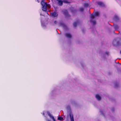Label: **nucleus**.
Instances as JSON below:
<instances>
[{"label": "nucleus", "mask_w": 121, "mask_h": 121, "mask_svg": "<svg viewBox=\"0 0 121 121\" xmlns=\"http://www.w3.org/2000/svg\"><path fill=\"white\" fill-rule=\"evenodd\" d=\"M57 22L56 21H55L54 22V23L55 24H56L57 23Z\"/></svg>", "instance_id": "20"}, {"label": "nucleus", "mask_w": 121, "mask_h": 121, "mask_svg": "<svg viewBox=\"0 0 121 121\" xmlns=\"http://www.w3.org/2000/svg\"><path fill=\"white\" fill-rule=\"evenodd\" d=\"M41 5L43 6H44L45 5H48V8H50V5L49 4H47L46 3H45L44 1H42L41 2Z\"/></svg>", "instance_id": "3"}, {"label": "nucleus", "mask_w": 121, "mask_h": 121, "mask_svg": "<svg viewBox=\"0 0 121 121\" xmlns=\"http://www.w3.org/2000/svg\"><path fill=\"white\" fill-rule=\"evenodd\" d=\"M99 13L98 12H95L93 14L91 15V17L92 19L94 18L95 16H98L99 15Z\"/></svg>", "instance_id": "2"}, {"label": "nucleus", "mask_w": 121, "mask_h": 121, "mask_svg": "<svg viewBox=\"0 0 121 121\" xmlns=\"http://www.w3.org/2000/svg\"><path fill=\"white\" fill-rule=\"evenodd\" d=\"M120 53L121 54V51L120 52Z\"/></svg>", "instance_id": "21"}, {"label": "nucleus", "mask_w": 121, "mask_h": 121, "mask_svg": "<svg viewBox=\"0 0 121 121\" xmlns=\"http://www.w3.org/2000/svg\"><path fill=\"white\" fill-rule=\"evenodd\" d=\"M80 10L81 11H82L84 10V9L83 8H81L80 9Z\"/></svg>", "instance_id": "14"}, {"label": "nucleus", "mask_w": 121, "mask_h": 121, "mask_svg": "<svg viewBox=\"0 0 121 121\" xmlns=\"http://www.w3.org/2000/svg\"><path fill=\"white\" fill-rule=\"evenodd\" d=\"M51 15L54 17H56L58 15V14L56 12H54V13H52L51 14Z\"/></svg>", "instance_id": "7"}, {"label": "nucleus", "mask_w": 121, "mask_h": 121, "mask_svg": "<svg viewBox=\"0 0 121 121\" xmlns=\"http://www.w3.org/2000/svg\"><path fill=\"white\" fill-rule=\"evenodd\" d=\"M48 7V5L44 6L42 7V10L44 11H46L47 10V7Z\"/></svg>", "instance_id": "6"}, {"label": "nucleus", "mask_w": 121, "mask_h": 121, "mask_svg": "<svg viewBox=\"0 0 121 121\" xmlns=\"http://www.w3.org/2000/svg\"><path fill=\"white\" fill-rule=\"evenodd\" d=\"M96 98L98 100H100L101 99V97L98 95H96Z\"/></svg>", "instance_id": "8"}, {"label": "nucleus", "mask_w": 121, "mask_h": 121, "mask_svg": "<svg viewBox=\"0 0 121 121\" xmlns=\"http://www.w3.org/2000/svg\"><path fill=\"white\" fill-rule=\"evenodd\" d=\"M44 113H43V115H44Z\"/></svg>", "instance_id": "22"}, {"label": "nucleus", "mask_w": 121, "mask_h": 121, "mask_svg": "<svg viewBox=\"0 0 121 121\" xmlns=\"http://www.w3.org/2000/svg\"><path fill=\"white\" fill-rule=\"evenodd\" d=\"M54 1L60 6H61L63 4V1L61 0H54Z\"/></svg>", "instance_id": "1"}, {"label": "nucleus", "mask_w": 121, "mask_h": 121, "mask_svg": "<svg viewBox=\"0 0 121 121\" xmlns=\"http://www.w3.org/2000/svg\"><path fill=\"white\" fill-rule=\"evenodd\" d=\"M121 43L120 44V43H117L118 45H120V44H121Z\"/></svg>", "instance_id": "19"}, {"label": "nucleus", "mask_w": 121, "mask_h": 121, "mask_svg": "<svg viewBox=\"0 0 121 121\" xmlns=\"http://www.w3.org/2000/svg\"><path fill=\"white\" fill-rule=\"evenodd\" d=\"M46 120L47 121H51V120H48L47 119H46Z\"/></svg>", "instance_id": "18"}, {"label": "nucleus", "mask_w": 121, "mask_h": 121, "mask_svg": "<svg viewBox=\"0 0 121 121\" xmlns=\"http://www.w3.org/2000/svg\"><path fill=\"white\" fill-rule=\"evenodd\" d=\"M88 6V4H84V6L85 7H87Z\"/></svg>", "instance_id": "15"}, {"label": "nucleus", "mask_w": 121, "mask_h": 121, "mask_svg": "<svg viewBox=\"0 0 121 121\" xmlns=\"http://www.w3.org/2000/svg\"><path fill=\"white\" fill-rule=\"evenodd\" d=\"M77 24V23L76 22H74L73 23V26H76Z\"/></svg>", "instance_id": "13"}, {"label": "nucleus", "mask_w": 121, "mask_h": 121, "mask_svg": "<svg viewBox=\"0 0 121 121\" xmlns=\"http://www.w3.org/2000/svg\"><path fill=\"white\" fill-rule=\"evenodd\" d=\"M93 24H95L96 23V22L95 21H94L92 22Z\"/></svg>", "instance_id": "16"}, {"label": "nucleus", "mask_w": 121, "mask_h": 121, "mask_svg": "<svg viewBox=\"0 0 121 121\" xmlns=\"http://www.w3.org/2000/svg\"><path fill=\"white\" fill-rule=\"evenodd\" d=\"M66 36L68 38H70L71 37V35L69 33H66L65 34Z\"/></svg>", "instance_id": "9"}, {"label": "nucleus", "mask_w": 121, "mask_h": 121, "mask_svg": "<svg viewBox=\"0 0 121 121\" xmlns=\"http://www.w3.org/2000/svg\"><path fill=\"white\" fill-rule=\"evenodd\" d=\"M63 2L65 3H69V2L67 0H64Z\"/></svg>", "instance_id": "12"}, {"label": "nucleus", "mask_w": 121, "mask_h": 121, "mask_svg": "<svg viewBox=\"0 0 121 121\" xmlns=\"http://www.w3.org/2000/svg\"><path fill=\"white\" fill-rule=\"evenodd\" d=\"M97 4L98 5L101 6H103L104 5L101 2H97Z\"/></svg>", "instance_id": "10"}, {"label": "nucleus", "mask_w": 121, "mask_h": 121, "mask_svg": "<svg viewBox=\"0 0 121 121\" xmlns=\"http://www.w3.org/2000/svg\"><path fill=\"white\" fill-rule=\"evenodd\" d=\"M47 114H48V116H49L50 117L52 118L53 121H56L55 120V119L54 117L52 116L50 113L49 112H47Z\"/></svg>", "instance_id": "4"}, {"label": "nucleus", "mask_w": 121, "mask_h": 121, "mask_svg": "<svg viewBox=\"0 0 121 121\" xmlns=\"http://www.w3.org/2000/svg\"><path fill=\"white\" fill-rule=\"evenodd\" d=\"M69 115L71 121H74V118L73 114L71 113H70Z\"/></svg>", "instance_id": "5"}, {"label": "nucleus", "mask_w": 121, "mask_h": 121, "mask_svg": "<svg viewBox=\"0 0 121 121\" xmlns=\"http://www.w3.org/2000/svg\"><path fill=\"white\" fill-rule=\"evenodd\" d=\"M58 119L60 120H61L63 119V118L61 117H58Z\"/></svg>", "instance_id": "11"}, {"label": "nucleus", "mask_w": 121, "mask_h": 121, "mask_svg": "<svg viewBox=\"0 0 121 121\" xmlns=\"http://www.w3.org/2000/svg\"><path fill=\"white\" fill-rule=\"evenodd\" d=\"M105 54L107 55H108V52H106L105 53Z\"/></svg>", "instance_id": "17"}]
</instances>
